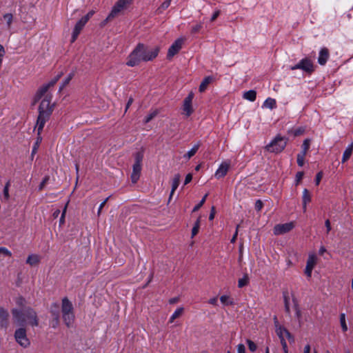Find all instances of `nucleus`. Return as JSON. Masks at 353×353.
<instances>
[{
  "instance_id": "nucleus-1",
  "label": "nucleus",
  "mask_w": 353,
  "mask_h": 353,
  "mask_svg": "<svg viewBox=\"0 0 353 353\" xmlns=\"http://www.w3.org/2000/svg\"><path fill=\"white\" fill-rule=\"evenodd\" d=\"M159 47L149 48L143 43H139L128 57L126 65L134 67L141 61H149L155 59L159 52Z\"/></svg>"
},
{
  "instance_id": "nucleus-2",
  "label": "nucleus",
  "mask_w": 353,
  "mask_h": 353,
  "mask_svg": "<svg viewBox=\"0 0 353 353\" xmlns=\"http://www.w3.org/2000/svg\"><path fill=\"white\" fill-rule=\"evenodd\" d=\"M39 115L37 117L35 128L37 130V135L41 134L46 123L50 119V117L54 110V104H51V96L48 94L45 96L39 106Z\"/></svg>"
},
{
  "instance_id": "nucleus-3",
  "label": "nucleus",
  "mask_w": 353,
  "mask_h": 353,
  "mask_svg": "<svg viewBox=\"0 0 353 353\" xmlns=\"http://www.w3.org/2000/svg\"><path fill=\"white\" fill-rule=\"evenodd\" d=\"M14 323L19 326L29 324L32 326H38L39 319L37 312L31 307L23 310L14 308L11 311Z\"/></svg>"
},
{
  "instance_id": "nucleus-4",
  "label": "nucleus",
  "mask_w": 353,
  "mask_h": 353,
  "mask_svg": "<svg viewBox=\"0 0 353 353\" xmlns=\"http://www.w3.org/2000/svg\"><path fill=\"white\" fill-rule=\"evenodd\" d=\"M61 313L65 325L68 327H72L74 322L75 316L72 303L67 297L62 299Z\"/></svg>"
},
{
  "instance_id": "nucleus-5",
  "label": "nucleus",
  "mask_w": 353,
  "mask_h": 353,
  "mask_svg": "<svg viewBox=\"0 0 353 353\" xmlns=\"http://www.w3.org/2000/svg\"><path fill=\"white\" fill-rule=\"evenodd\" d=\"M61 75H62L61 73L57 74L49 83L43 85L38 89V90L37 91V92L34 97L32 105L36 104L40 99H41L42 98L43 99L45 98V96H46L48 94H49L52 97V94L48 93V91L50 88L53 87L57 83V82L61 78Z\"/></svg>"
},
{
  "instance_id": "nucleus-6",
  "label": "nucleus",
  "mask_w": 353,
  "mask_h": 353,
  "mask_svg": "<svg viewBox=\"0 0 353 353\" xmlns=\"http://www.w3.org/2000/svg\"><path fill=\"white\" fill-rule=\"evenodd\" d=\"M61 75H62L61 73L57 74L49 83L43 85L38 89V90L37 91V92L34 97L32 105L36 104L40 99H41L42 98L43 99L45 98V96H46L48 94H49L52 97V94L48 93V91L50 88L53 87L57 83V82L61 78Z\"/></svg>"
},
{
  "instance_id": "nucleus-7",
  "label": "nucleus",
  "mask_w": 353,
  "mask_h": 353,
  "mask_svg": "<svg viewBox=\"0 0 353 353\" xmlns=\"http://www.w3.org/2000/svg\"><path fill=\"white\" fill-rule=\"evenodd\" d=\"M287 141L286 137L279 134L265 146V150L270 152L280 153L285 149Z\"/></svg>"
},
{
  "instance_id": "nucleus-8",
  "label": "nucleus",
  "mask_w": 353,
  "mask_h": 353,
  "mask_svg": "<svg viewBox=\"0 0 353 353\" xmlns=\"http://www.w3.org/2000/svg\"><path fill=\"white\" fill-rule=\"evenodd\" d=\"M302 70L303 71L312 74L314 71V66L311 59L308 58L302 59L297 64L291 66L290 70Z\"/></svg>"
},
{
  "instance_id": "nucleus-9",
  "label": "nucleus",
  "mask_w": 353,
  "mask_h": 353,
  "mask_svg": "<svg viewBox=\"0 0 353 353\" xmlns=\"http://www.w3.org/2000/svg\"><path fill=\"white\" fill-rule=\"evenodd\" d=\"M14 338L16 341L23 347H27L30 344L26 335V330L23 327H20L15 331Z\"/></svg>"
},
{
  "instance_id": "nucleus-10",
  "label": "nucleus",
  "mask_w": 353,
  "mask_h": 353,
  "mask_svg": "<svg viewBox=\"0 0 353 353\" xmlns=\"http://www.w3.org/2000/svg\"><path fill=\"white\" fill-rule=\"evenodd\" d=\"M132 1L133 0H118L112 8L110 17H117Z\"/></svg>"
},
{
  "instance_id": "nucleus-11",
  "label": "nucleus",
  "mask_w": 353,
  "mask_h": 353,
  "mask_svg": "<svg viewBox=\"0 0 353 353\" xmlns=\"http://www.w3.org/2000/svg\"><path fill=\"white\" fill-rule=\"evenodd\" d=\"M294 227L293 222L285 223L283 224H277L274 227V234L281 235L291 231Z\"/></svg>"
},
{
  "instance_id": "nucleus-12",
  "label": "nucleus",
  "mask_w": 353,
  "mask_h": 353,
  "mask_svg": "<svg viewBox=\"0 0 353 353\" xmlns=\"http://www.w3.org/2000/svg\"><path fill=\"white\" fill-rule=\"evenodd\" d=\"M194 98V94L193 92L189 93V94L185 98L183 101V113L187 116L189 117L192 114L193 112V108L192 106V102Z\"/></svg>"
},
{
  "instance_id": "nucleus-13",
  "label": "nucleus",
  "mask_w": 353,
  "mask_h": 353,
  "mask_svg": "<svg viewBox=\"0 0 353 353\" xmlns=\"http://www.w3.org/2000/svg\"><path fill=\"white\" fill-rule=\"evenodd\" d=\"M183 40L176 39L169 48L167 54L168 59H171L175 54H176L182 48Z\"/></svg>"
},
{
  "instance_id": "nucleus-14",
  "label": "nucleus",
  "mask_w": 353,
  "mask_h": 353,
  "mask_svg": "<svg viewBox=\"0 0 353 353\" xmlns=\"http://www.w3.org/2000/svg\"><path fill=\"white\" fill-rule=\"evenodd\" d=\"M86 23H87L82 18L77 21V23L74 26V30L72 32V39H71L72 43H73L76 41V39H77L78 36L79 35L81 31L82 30V29L83 28V27L85 26V25Z\"/></svg>"
},
{
  "instance_id": "nucleus-15",
  "label": "nucleus",
  "mask_w": 353,
  "mask_h": 353,
  "mask_svg": "<svg viewBox=\"0 0 353 353\" xmlns=\"http://www.w3.org/2000/svg\"><path fill=\"white\" fill-rule=\"evenodd\" d=\"M230 166V162H228V161L223 162L220 165V166L217 169V170L216 171L215 177L217 179H221V178L224 177L227 174V173L229 170Z\"/></svg>"
},
{
  "instance_id": "nucleus-16",
  "label": "nucleus",
  "mask_w": 353,
  "mask_h": 353,
  "mask_svg": "<svg viewBox=\"0 0 353 353\" xmlns=\"http://www.w3.org/2000/svg\"><path fill=\"white\" fill-rule=\"evenodd\" d=\"M330 57L329 50L327 48H323L321 49L318 57V63L324 65L327 63L328 59Z\"/></svg>"
},
{
  "instance_id": "nucleus-17",
  "label": "nucleus",
  "mask_w": 353,
  "mask_h": 353,
  "mask_svg": "<svg viewBox=\"0 0 353 353\" xmlns=\"http://www.w3.org/2000/svg\"><path fill=\"white\" fill-rule=\"evenodd\" d=\"M8 317L9 314L7 310L1 307L0 308V327L7 328L8 326Z\"/></svg>"
},
{
  "instance_id": "nucleus-18",
  "label": "nucleus",
  "mask_w": 353,
  "mask_h": 353,
  "mask_svg": "<svg viewBox=\"0 0 353 353\" xmlns=\"http://www.w3.org/2000/svg\"><path fill=\"white\" fill-rule=\"evenodd\" d=\"M141 171V164H136L134 163L132 168V172L131 174V179L132 183H135L137 182L140 177V174Z\"/></svg>"
},
{
  "instance_id": "nucleus-19",
  "label": "nucleus",
  "mask_w": 353,
  "mask_h": 353,
  "mask_svg": "<svg viewBox=\"0 0 353 353\" xmlns=\"http://www.w3.org/2000/svg\"><path fill=\"white\" fill-rule=\"evenodd\" d=\"M276 334L279 336V339L288 338L289 340H294L292 336L289 332V331L283 327L280 326L279 327H278L276 329Z\"/></svg>"
},
{
  "instance_id": "nucleus-20",
  "label": "nucleus",
  "mask_w": 353,
  "mask_h": 353,
  "mask_svg": "<svg viewBox=\"0 0 353 353\" xmlns=\"http://www.w3.org/2000/svg\"><path fill=\"white\" fill-rule=\"evenodd\" d=\"M302 201H303V209L304 211L306 210L307 204L309 203L311 201V194L307 189H304L303 191V196H302Z\"/></svg>"
},
{
  "instance_id": "nucleus-21",
  "label": "nucleus",
  "mask_w": 353,
  "mask_h": 353,
  "mask_svg": "<svg viewBox=\"0 0 353 353\" xmlns=\"http://www.w3.org/2000/svg\"><path fill=\"white\" fill-rule=\"evenodd\" d=\"M180 178H181L180 174H176L174 175V178L172 179V190H171V192H170V199L172 196V195H173L174 192H175V190L179 187V182H180Z\"/></svg>"
},
{
  "instance_id": "nucleus-22",
  "label": "nucleus",
  "mask_w": 353,
  "mask_h": 353,
  "mask_svg": "<svg viewBox=\"0 0 353 353\" xmlns=\"http://www.w3.org/2000/svg\"><path fill=\"white\" fill-rule=\"evenodd\" d=\"M352 152H353V142L351 144H350L347 147V148L345 150L343 154L341 162L342 163L346 162L350 158V157L352 154Z\"/></svg>"
},
{
  "instance_id": "nucleus-23",
  "label": "nucleus",
  "mask_w": 353,
  "mask_h": 353,
  "mask_svg": "<svg viewBox=\"0 0 353 353\" xmlns=\"http://www.w3.org/2000/svg\"><path fill=\"white\" fill-rule=\"evenodd\" d=\"M213 81V78L210 76L206 77L203 79L199 85V92H203L208 88V85Z\"/></svg>"
},
{
  "instance_id": "nucleus-24",
  "label": "nucleus",
  "mask_w": 353,
  "mask_h": 353,
  "mask_svg": "<svg viewBox=\"0 0 353 353\" xmlns=\"http://www.w3.org/2000/svg\"><path fill=\"white\" fill-rule=\"evenodd\" d=\"M201 146V143L200 142L197 143L196 144H195L192 148L189 150L184 156L183 157L185 158L186 159H190L191 157H192L196 153V152L198 151V150L199 149Z\"/></svg>"
},
{
  "instance_id": "nucleus-25",
  "label": "nucleus",
  "mask_w": 353,
  "mask_h": 353,
  "mask_svg": "<svg viewBox=\"0 0 353 353\" xmlns=\"http://www.w3.org/2000/svg\"><path fill=\"white\" fill-rule=\"evenodd\" d=\"M40 257L37 254H30L28 256L26 263L30 265H35L39 263Z\"/></svg>"
},
{
  "instance_id": "nucleus-26",
  "label": "nucleus",
  "mask_w": 353,
  "mask_h": 353,
  "mask_svg": "<svg viewBox=\"0 0 353 353\" xmlns=\"http://www.w3.org/2000/svg\"><path fill=\"white\" fill-rule=\"evenodd\" d=\"M317 263V256L314 254L308 256L306 266L314 269Z\"/></svg>"
},
{
  "instance_id": "nucleus-27",
  "label": "nucleus",
  "mask_w": 353,
  "mask_h": 353,
  "mask_svg": "<svg viewBox=\"0 0 353 353\" xmlns=\"http://www.w3.org/2000/svg\"><path fill=\"white\" fill-rule=\"evenodd\" d=\"M243 97L250 101H254L256 98V92L253 90H248L243 93Z\"/></svg>"
},
{
  "instance_id": "nucleus-28",
  "label": "nucleus",
  "mask_w": 353,
  "mask_h": 353,
  "mask_svg": "<svg viewBox=\"0 0 353 353\" xmlns=\"http://www.w3.org/2000/svg\"><path fill=\"white\" fill-rule=\"evenodd\" d=\"M184 308L183 307H178L174 312L172 314L169 319V323H172L174 322V321L179 318L181 315H182L183 312Z\"/></svg>"
},
{
  "instance_id": "nucleus-29",
  "label": "nucleus",
  "mask_w": 353,
  "mask_h": 353,
  "mask_svg": "<svg viewBox=\"0 0 353 353\" xmlns=\"http://www.w3.org/2000/svg\"><path fill=\"white\" fill-rule=\"evenodd\" d=\"M283 301L285 305V311L287 314H290V296L288 292H283Z\"/></svg>"
},
{
  "instance_id": "nucleus-30",
  "label": "nucleus",
  "mask_w": 353,
  "mask_h": 353,
  "mask_svg": "<svg viewBox=\"0 0 353 353\" xmlns=\"http://www.w3.org/2000/svg\"><path fill=\"white\" fill-rule=\"evenodd\" d=\"M263 107L274 109L276 107V100L272 98H268L263 103Z\"/></svg>"
},
{
  "instance_id": "nucleus-31",
  "label": "nucleus",
  "mask_w": 353,
  "mask_h": 353,
  "mask_svg": "<svg viewBox=\"0 0 353 353\" xmlns=\"http://www.w3.org/2000/svg\"><path fill=\"white\" fill-rule=\"evenodd\" d=\"M50 313L53 317H59V305L54 303L51 305Z\"/></svg>"
},
{
  "instance_id": "nucleus-32",
  "label": "nucleus",
  "mask_w": 353,
  "mask_h": 353,
  "mask_svg": "<svg viewBox=\"0 0 353 353\" xmlns=\"http://www.w3.org/2000/svg\"><path fill=\"white\" fill-rule=\"evenodd\" d=\"M249 283V278L247 274H245L243 278H241L238 281V287L241 288L246 286Z\"/></svg>"
},
{
  "instance_id": "nucleus-33",
  "label": "nucleus",
  "mask_w": 353,
  "mask_h": 353,
  "mask_svg": "<svg viewBox=\"0 0 353 353\" xmlns=\"http://www.w3.org/2000/svg\"><path fill=\"white\" fill-rule=\"evenodd\" d=\"M310 141L309 139L304 140L303 144H302V151L299 153L300 154H305L306 156V154L310 148Z\"/></svg>"
},
{
  "instance_id": "nucleus-34",
  "label": "nucleus",
  "mask_w": 353,
  "mask_h": 353,
  "mask_svg": "<svg viewBox=\"0 0 353 353\" xmlns=\"http://www.w3.org/2000/svg\"><path fill=\"white\" fill-rule=\"evenodd\" d=\"M221 302L225 305H233V301L230 296L227 295H223L220 297Z\"/></svg>"
},
{
  "instance_id": "nucleus-35",
  "label": "nucleus",
  "mask_w": 353,
  "mask_h": 353,
  "mask_svg": "<svg viewBox=\"0 0 353 353\" xmlns=\"http://www.w3.org/2000/svg\"><path fill=\"white\" fill-rule=\"evenodd\" d=\"M202 28H203V23L202 22L196 23L195 25L192 26L190 32L192 34H196V33L199 32Z\"/></svg>"
},
{
  "instance_id": "nucleus-36",
  "label": "nucleus",
  "mask_w": 353,
  "mask_h": 353,
  "mask_svg": "<svg viewBox=\"0 0 353 353\" xmlns=\"http://www.w3.org/2000/svg\"><path fill=\"white\" fill-rule=\"evenodd\" d=\"M41 141H42V137H41V134L37 135L36 142L32 148V155H34L37 152V150H38L39 146L40 143H41Z\"/></svg>"
},
{
  "instance_id": "nucleus-37",
  "label": "nucleus",
  "mask_w": 353,
  "mask_h": 353,
  "mask_svg": "<svg viewBox=\"0 0 353 353\" xmlns=\"http://www.w3.org/2000/svg\"><path fill=\"white\" fill-rule=\"evenodd\" d=\"M159 114L158 110H155L149 113L144 119V123H148L152 120Z\"/></svg>"
},
{
  "instance_id": "nucleus-38",
  "label": "nucleus",
  "mask_w": 353,
  "mask_h": 353,
  "mask_svg": "<svg viewBox=\"0 0 353 353\" xmlns=\"http://www.w3.org/2000/svg\"><path fill=\"white\" fill-rule=\"evenodd\" d=\"M74 74L73 72L70 73L68 77L63 81L62 85L59 88V91H61L72 80Z\"/></svg>"
},
{
  "instance_id": "nucleus-39",
  "label": "nucleus",
  "mask_w": 353,
  "mask_h": 353,
  "mask_svg": "<svg viewBox=\"0 0 353 353\" xmlns=\"http://www.w3.org/2000/svg\"><path fill=\"white\" fill-rule=\"evenodd\" d=\"M340 323L341 325L342 330L345 332L347 330V326L345 321V315L342 313L340 315Z\"/></svg>"
},
{
  "instance_id": "nucleus-40",
  "label": "nucleus",
  "mask_w": 353,
  "mask_h": 353,
  "mask_svg": "<svg viewBox=\"0 0 353 353\" xmlns=\"http://www.w3.org/2000/svg\"><path fill=\"white\" fill-rule=\"evenodd\" d=\"M200 228V218H199L194 223V225L192 230V237H194L199 232Z\"/></svg>"
},
{
  "instance_id": "nucleus-41",
  "label": "nucleus",
  "mask_w": 353,
  "mask_h": 353,
  "mask_svg": "<svg viewBox=\"0 0 353 353\" xmlns=\"http://www.w3.org/2000/svg\"><path fill=\"white\" fill-rule=\"evenodd\" d=\"M3 19L6 21L8 28H10L13 20V15L10 13H7L3 15Z\"/></svg>"
},
{
  "instance_id": "nucleus-42",
  "label": "nucleus",
  "mask_w": 353,
  "mask_h": 353,
  "mask_svg": "<svg viewBox=\"0 0 353 353\" xmlns=\"http://www.w3.org/2000/svg\"><path fill=\"white\" fill-rule=\"evenodd\" d=\"M10 181H8L5 186H4V188H3V196H4V199L6 200H8L9 198H10V194H9V188H10Z\"/></svg>"
},
{
  "instance_id": "nucleus-43",
  "label": "nucleus",
  "mask_w": 353,
  "mask_h": 353,
  "mask_svg": "<svg viewBox=\"0 0 353 353\" xmlns=\"http://www.w3.org/2000/svg\"><path fill=\"white\" fill-rule=\"evenodd\" d=\"M208 196V194H205L203 199L201 200V201L194 207L193 210H192V212H196L198 211L202 206L205 203V200H206V198Z\"/></svg>"
},
{
  "instance_id": "nucleus-44",
  "label": "nucleus",
  "mask_w": 353,
  "mask_h": 353,
  "mask_svg": "<svg viewBox=\"0 0 353 353\" xmlns=\"http://www.w3.org/2000/svg\"><path fill=\"white\" fill-rule=\"evenodd\" d=\"M50 180L49 176H46L42 181L41 182L40 185H39L38 190L39 191L43 190V189L45 188L46 185L48 183V181Z\"/></svg>"
},
{
  "instance_id": "nucleus-45",
  "label": "nucleus",
  "mask_w": 353,
  "mask_h": 353,
  "mask_svg": "<svg viewBox=\"0 0 353 353\" xmlns=\"http://www.w3.org/2000/svg\"><path fill=\"white\" fill-rule=\"evenodd\" d=\"M247 344L248 345V348L251 352H255L256 350L257 346L250 339H247Z\"/></svg>"
},
{
  "instance_id": "nucleus-46",
  "label": "nucleus",
  "mask_w": 353,
  "mask_h": 353,
  "mask_svg": "<svg viewBox=\"0 0 353 353\" xmlns=\"http://www.w3.org/2000/svg\"><path fill=\"white\" fill-rule=\"evenodd\" d=\"M143 158V154L142 152H137L135 154V161L134 163L136 164H141L142 160Z\"/></svg>"
},
{
  "instance_id": "nucleus-47",
  "label": "nucleus",
  "mask_w": 353,
  "mask_h": 353,
  "mask_svg": "<svg viewBox=\"0 0 353 353\" xmlns=\"http://www.w3.org/2000/svg\"><path fill=\"white\" fill-rule=\"evenodd\" d=\"M305 157V154H297V164L300 167H302L304 165Z\"/></svg>"
},
{
  "instance_id": "nucleus-48",
  "label": "nucleus",
  "mask_w": 353,
  "mask_h": 353,
  "mask_svg": "<svg viewBox=\"0 0 353 353\" xmlns=\"http://www.w3.org/2000/svg\"><path fill=\"white\" fill-rule=\"evenodd\" d=\"M68 204V202L65 205V207H64V208L63 210V212L61 213V218H60V220H59L60 225H63L65 223V214H66Z\"/></svg>"
},
{
  "instance_id": "nucleus-49",
  "label": "nucleus",
  "mask_w": 353,
  "mask_h": 353,
  "mask_svg": "<svg viewBox=\"0 0 353 353\" xmlns=\"http://www.w3.org/2000/svg\"><path fill=\"white\" fill-rule=\"evenodd\" d=\"M293 301L294 303V307L296 312V316L298 319H300L301 317V312L299 309V304L295 299H294Z\"/></svg>"
},
{
  "instance_id": "nucleus-50",
  "label": "nucleus",
  "mask_w": 353,
  "mask_h": 353,
  "mask_svg": "<svg viewBox=\"0 0 353 353\" xmlns=\"http://www.w3.org/2000/svg\"><path fill=\"white\" fill-rule=\"evenodd\" d=\"M304 175L303 172H298L296 174V185H297L302 180Z\"/></svg>"
},
{
  "instance_id": "nucleus-51",
  "label": "nucleus",
  "mask_w": 353,
  "mask_h": 353,
  "mask_svg": "<svg viewBox=\"0 0 353 353\" xmlns=\"http://www.w3.org/2000/svg\"><path fill=\"white\" fill-rule=\"evenodd\" d=\"M0 254H3L8 256H12L11 252L5 247H0Z\"/></svg>"
},
{
  "instance_id": "nucleus-52",
  "label": "nucleus",
  "mask_w": 353,
  "mask_h": 353,
  "mask_svg": "<svg viewBox=\"0 0 353 353\" xmlns=\"http://www.w3.org/2000/svg\"><path fill=\"white\" fill-rule=\"evenodd\" d=\"M323 175V174L322 171H320L316 174L315 179V183L316 185H319L321 180L322 179Z\"/></svg>"
},
{
  "instance_id": "nucleus-53",
  "label": "nucleus",
  "mask_w": 353,
  "mask_h": 353,
  "mask_svg": "<svg viewBox=\"0 0 353 353\" xmlns=\"http://www.w3.org/2000/svg\"><path fill=\"white\" fill-rule=\"evenodd\" d=\"M94 12H95L94 10H90L85 16L83 17L82 19L87 23L89 19L94 15Z\"/></svg>"
},
{
  "instance_id": "nucleus-54",
  "label": "nucleus",
  "mask_w": 353,
  "mask_h": 353,
  "mask_svg": "<svg viewBox=\"0 0 353 353\" xmlns=\"http://www.w3.org/2000/svg\"><path fill=\"white\" fill-rule=\"evenodd\" d=\"M94 12H95L94 10H90L85 16L83 17L82 19L87 23L89 19L94 15Z\"/></svg>"
},
{
  "instance_id": "nucleus-55",
  "label": "nucleus",
  "mask_w": 353,
  "mask_h": 353,
  "mask_svg": "<svg viewBox=\"0 0 353 353\" xmlns=\"http://www.w3.org/2000/svg\"><path fill=\"white\" fill-rule=\"evenodd\" d=\"M115 17H110V13L108 14V16L107 17V18L103 21L101 23V26L103 27V26H105L108 22L112 21Z\"/></svg>"
},
{
  "instance_id": "nucleus-56",
  "label": "nucleus",
  "mask_w": 353,
  "mask_h": 353,
  "mask_svg": "<svg viewBox=\"0 0 353 353\" xmlns=\"http://www.w3.org/2000/svg\"><path fill=\"white\" fill-rule=\"evenodd\" d=\"M263 206V202L261 200H257L255 203V209L260 211Z\"/></svg>"
},
{
  "instance_id": "nucleus-57",
  "label": "nucleus",
  "mask_w": 353,
  "mask_h": 353,
  "mask_svg": "<svg viewBox=\"0 0 353 353\" xmlns=\"http://www.w3.org/2000/svg\"><path fill=\"white\" fill-rule=\"evenodd\" d=\"M110 196L106 198L99 205V210H98V216L100 215L101 214V210L103 209V208L105 206V203H107V201H108Z\"/></svg>"
},
{
  "instance_id": "nucleus-58",
  "label": "nucleus",
  "mask_w": 353,
  "mask_h": 353,
  "mask_svg": "<svg viewBox=\"0 0 353 353\" xmlns=\"http://www.w3.org/2000/svg\"><path fill=\"white\" fill-rule=\"evenodd\" d=\"M59 324V317H53V320L52 321V326L54 328H56Z\"/></svg>"
},
{
  "instance_id": "nucleus-59",
  "label": "nucleus",
  "mask_w": 353,
  "mask_h": 353,
  "mask_svg": "<svg viewBox=\"0 0 353 353\" xmlns=\"http://www.w3.org/2000/svg\"><path fill=\"white\" fill-rule=\"evenodd\" d=\"M237 352L238 353H245V347L243 344H239L237 345Z\"/></svg>"
},
{
  "instance_id": "nucleus-60",
  "label": "nucleus",
  "mask_w": 353,
  "mask_h": 353,
  "mask_svg": "<svg viewBox=\"0 0 353 353\" xmlns=\"http://www.w3.org/2000/svg\"><path fill=\"white\" fill-rule=\"evenodd\" d=\"M220 13H221V11L219 10H216L213 13V14H212V17L210 19V21H214L217 19V17L219 16Z\"/></svg>"
},
{
  "instance_id": "nucleus-61",
  "label": "nucleus",
  "mask_w": 353,
  "mask_h": 353,
  "mask_svg": "<svg viewBox=\"0 0 353 353\" xmlns=\"http://www.w3.org/2000/svg\"><path fill=\"white\" fill-rule=\"evenodd\" d=\"M312 270L313 268H309V267H305V275L308 277V278H310L312 276Z\"/></svg>"
},
{
  "instance_id": "nucleus-62",
  "label": "nucleus",
  "mask_w": 353,
  "mask_h": 353,
  "mask_svg": "<svg viewBox=\"0 0 353 353\" xmlns=\"http://www.w3.org/2000/svg\"><path fill=\"white\" fill-rule=\"evenodd\" d=\"M6 54L4 47L0 44V61H3V58Z\"/></svg>"
},
{
  "instance_id": "nucleus-63",
  "label": "nucleus",
  "mask_w": 353,
  "mask_h": 353,
  "mask_svg": "<svg viewBox=\"0 0 353 353\" xmlns=\"http://www.w3.org/2000/svg\"><path fill=\"white\" fill-rule=\"evenodd\" d=\"M215 213H216L215 208L214 206H212L211 208L210 213L209 220L212 221L214 219Z\"/></svg>"
},
{
  "instance_id": "nucleus-64",
  "label": "nucleus",
  "mask_w": 353,
  "mask_h": 353,
  "mask_svg": "<svg viewBox=\"0 0 353 353\" xmlns=\"http://www.w3.org/2000/svg\"><path fill=\"white\" fill-rule=\"evenodd\" d=\"M325 225L326 229H327L326 232H327V234H328V233L330 232L331 229H332V228H331V224H330V220H329V219H327V220L325 221Z\"/></svg>"
}]
</instances>
